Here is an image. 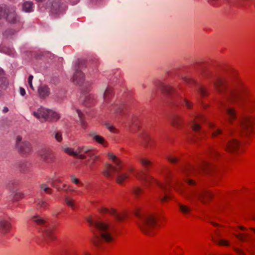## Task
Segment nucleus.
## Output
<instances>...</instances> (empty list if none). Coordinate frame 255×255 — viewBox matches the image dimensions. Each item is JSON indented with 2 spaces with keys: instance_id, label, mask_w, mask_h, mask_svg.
<instances>
[{
  "instance_id": "f257e3e1",
  "label": "nucleus",
  "mask_w": 255,
  "mask_h": 255,
  "mask_svg": "<svg viewBox=\"0 0 255 255\" xmlns=\"http://www.w3.org/2000/svg\"><path fill=\"white\" fill-rule=\"evenodd\" d=\"M200 73L203 77L212 82L217 91L223 95L229 102L237 103L240 106L250 111L255 110V98L246 97L248 90L244 86L230 87L225 79L216 75L206 68L202 69Z\"/></svg>"
},
{
  "instance_id": "f03ea898",
  "label": "nucleus",
  "mask_w": 255,
  "mask_h": 255,
  "mask_svg": "<svg viewBox=\"0 0 255 255\" xmlns=\"http://www.w3.org/2000/svg\"><path fill=\"white\" fill-rule=\"evenodd\" d=\"M138 160L142 166L143 169L136 172L135 176L136 178L144 181L145 186H152L153 185H158L161 190L158 198L161 202H165L168 199H169L170 197L168 195L169 189L167 184L159 182L146 173V172L149 170L150 166L152 164L151 162L147 159L142 158H139Z\"/></svg>"
},
{
  "instance_id": "7ed1b4c3",
  "label": "nucleus",
  "mask_w": 255,
  "mask_h": 255,
  "mask_svg": "<svg viewBox=\"0 0 255 255\" xmlns=\"http://www.w3.org/2000/svg\"><path fill=\"white\" fill-rule=\"evenodd\" d=\"M188 186L182 188L180 183H177L175 189L188 200L194 202L195 199L200 200L203 203H206L212 197V194L208 191L198 186L192 179H185Z\"/></svg>"
},
{
  "instance_id": "20e7f679",
  "label": "nucleus",
  "mask_w": 255,
  "mask_h": 255,
  "mask_svg": "<svg viewBox=\"0 0 255 255\" xmlns=\"http://www.w3.org/2000/svg\"><path fill=\"white\" fill-rule=\"evenodd\" d=\"M87 221L91 227L94 234L93 242L96 247L103 248L105 242L113 241V237L108 224L92 218H89Z\"/></svg>"
},
{
  "instance_id": "39448f33",
  "label": "nucleus",
  "mask_w": 255,
  "mask_h": 255,
  "mask_svg": "<svg viewBox=\"0 0 255 255\" xmlns=\"http://www.w3.org/2000/svg\"><path fill=\"white\" fill-rule=\"evenodd\" d=\"M135 215L137 218V224L141 231L149 236L154 234V228L156 221L155 216L136 211Z\"/></svg>"
},
{
  "instance_id": "423d86ee",
  "label": "nucleus",
  "mask_w": 255,
  "mask_h": 255,
  "mask_svg": "<svg viewBox=\"0 0 255 255\" xmlns=\"http://www.w3.org/2000/svg\"><path fill=\"white\" fill-rule=\"evenodd\" d=\"M108 157L113 160V164H107L103 171V174L107 177H111L119 173L123 168V164L122 161L113 153H108Z\"/></svg>"
},
{
  "instance_id": "0eeeda50",
  "label": "nucleus",
  "mask_w": 255,
  "mask_h": 255,
  "mask_svg": "<svg viewBox=\"0 0 255 255\" xmlns=\"http://www.w3.org/2000/svg\"><path fill=\"white\" fill-rule=\"evenodd\" d=\"M182 172L186 175L190 174H196L198 173L207 172L214 168V165L210 162L203 161L198 166H186L180 167Z\"/></svg>"
},
{
  "instance_id": "6e6552de",
  "label": "nucleus",
  "mask_w": 255,
  "mask_h": 255,
  "mask_svg": "<svg viewBox=\"0 0 255 255\" xmlns=\"http://www.w3.org/2000/svg\"><path fill=\"white\" fill-rule=\"evenodd\" d=\"M113 96V91L112 88L111 87H108L105 90L103 94L104 103L106 105V106L110 110H112V109L113 108L116 114H121L124 108L123 105L111 104V105H109Z\"/></svg>"
},
{
  "instance_id": "1a4fd4ad",
  "label": "nucleus",
  "mask_w": 255,
  "mask_h": 255,
  "mask_svg": "<svg viewBox=\"0 0 255 255\" xmlns=\"http://www.w3.org/2000/svg\"><path fill=\"white\" fill-rule=\"evenodd\" d=\"M85 61L84 60H78L75 65V72L73 76V82L75 84L83 86L84 75L81 71L85 67Z\"/></svg>"
},
{
  "instance_id": "9d476101",
  "label": "nucleus",
  "mask_w": 255,
  "mask_h": 255,
  "mask_svg": "<svg viewBox=\"0 0 255 255\" xmlns=\"http://www.w3.org/2000/svg\"><path fill=\"white\" fill-rule=\"evenodd\" d=\"M198 120L204 122L205 121V119L201 115H194L189 122V125L193 131L196 134L194 136H197V138H201L204 136L205 133L204 131L201 128L200 124L198 123Z\"/></svg>"
},
{
  "instance_id": "9b49d317",
  "label": "nucleus",
  "mask_w": 255,
  "mask_h": 255,
  "mask_svg": "<svg viewBox=\"0 0 255 255\" xmlns=\"http://www.w3.org/2000/svg\"><path fill=\"white\" fill-rule=\"evenodd\" d=\"M255 119L251 117H245L241 119L239 121L240 130L246 134H249L254 130V124Z\"/></svg>"
},
{
  "instance_id": "f8f14e48",
  "label": "nucleus",
  "mask_w": 255,
  "mask_h": 255,
  "mask_svg": "<svg viewBox=\"0 0 255 255\" xmlns=\"http://www.w3.org/2000/svg\"><path fill=\"white\" fill-rule=\"evenodd\" d=\"M16 147L19 152L23 155L30 154L32 151L31 144L28 141L22 140L20 136H17L16 137Z\"/></svg>"
},
{
  "instance_id": "ddd939ff",
  "label": "nucleus",
  "mask_w": 255,
  "mask_h": 255,
  "mask_svg": "<svg viewBox=\"0 0 255 255\" xmlns=\"http://www.w3.org/2000/svg\"><path fill=\"white\" fill-rule=\"evenodd\" d=\"M38 154L41 159L46 163H51L54 161L53 152L48 147H43L40 149L38 151Z\"/></svg>"
},
{
  "instance_id": "4468645a",
  "label": "nucleus",
  "mask_w": 255,
  "mask_h": 255,
  "mask_svg": "<svg viewBox=\"0 0 255 255\" xmlns=\"http://www.w3.org/2000/svg\"><path fill=\"white\" fill-rule=\"evenodd\" d=\"M221 109L228 116V121L230 123H232V121L237 118V113L235 109L230 106L228 103L223 102L221 103Z\"/></svg>"
},
{
  "instance_id": "2eb2a0df",
  "label": "nucleus",
  "mask_w": 255,
  "mask_h": 255,
  "mask_svg": "<svg viewBox=\"0 0 255 255\" xmlns=\"http://www.w3.org/2000/svg\"><path fill=\"white\" fill-rule=\"evenodd\" d=\"M67 8L66 5L61 0H55L52 5L51 11L54 14L62 13Z\"/></svg>"
},
{
  "instance_id": "dca6fc26",
  "label": "nucleus",
  "mask_w": 255,
  "mask_h": 255,
  "mask_svg": "<svg viewBox=\"0 0 255 255\" xmlns=\"http://www.w3.org/2000/svg\"><path fill=\"white\" fill-rule=\"evenodd\" d=\"M82 153L87 154V156L89 157V161L91 162V164L93 165L96 160L98 158V155L96 153V152L93 149L92 146H81L80 147Z\"/></svg>"
},
{
  "instance_id": "f3484780",
  "label": "nucleus",
  "mask_w": 255,
  "mask_h": 255,
  "mask_svg": "<svg viewBox=\"0 0 255 255\" xmlns=\"http://www.w3.org/2000/svg\"><path fill=\"white\" fill-rule=\"evenodd\" d=\"M48 109L41 107L35 111L33 112L32 115L41 123L46 121Z\"/></svg>"
},
{
  "instance_id": "a211bd4d",
  "label": "nucleus",
  "mask_w": 255,
  "mask_h": 255,
  "mask_svg": "<svg viewBox=\"0 0 255 255\" xmlns=\"http://www.w3.org/2000/svg\"><path fill=\"white\" fill-rule=\"evenodd\" d=\"M6 21L11 24H15L20 21V17L17 14L15 10L12 8H9L7 10Z\"/></svg>"
},
{
  "instance_id": "6ab92c4d",
  "label": "nucleus",
  "mask_w": 255,
  "mask_h": 255,
  "mask_svg": "<svg viewBox=\"0 0 255 255\" xmlns=\"http://www.w3.org/2000/svg\"><path fill=\"white\" fill-rule=\"evenodd\" d=\"M100 212L101 213H109L112 215L115 218V220L118 222L122 221L125 217V215H121L117 213V211L114 208L109 209L108 208L103 207L100 209Z\"/></svg>"
},
{
  "instance_id": "aec40b11",
  "label": "nucleus",
  "mask_w": 255,
  "mask_h": 255,
  "mask_svg": "<svg viewBox=\"0 0 255 255\" xmlns=\"http://www.w3.org/2000/svg\"><path fill=\"white\" fill-rule=\"evenodd\" d=\"M224 146L228 151L236 152L239 149L240 143L236 139H232L225 143Z\"/></svg>"
},
{
  "instance_id": "412c9836",
  "label": "nucleus",
  "mask_w": 255,
  "mask_h": 255,
  "mask_svg": "<svg viewBox=\"0 0 255 255\" xmlns=\"http://www.w3.org/2000/svg\"><path fill=\"white\" fill-rule=\"evenodd\" d=\"M88 136L92 138L97 143L103 145L104 146H107V142L103 137L98 134L97 132L94 131H91L88 133Z\"/></svg>"
},
{
  "instance_id": "4be33fe9",
  "label": "nucleus",
  "mask_w": 255,
  "mask_h": 255,
  "mask_svg": "<svg viewBox=\"0 0 255 255\" xmlns=\"http://www.w3.org/2000/svg\"><path fill=\"white\" fill-rule=\"evenodd\" d=\"M80 147H79L77 149V150L75 151H73L72 149L69 147L63 148V150L65 152L69 154L70 155L76 156L79 159H86V156L85 154L82 153V151H81L80 150Z\"/></svg>"
},
{
  "instance_id": "5701e85b",
  "label": "nucleus",
  "mask_w": 255,
  "mask_h": 255,
  "mask_svg": "<svg viewBox=\"0 0 255 255\" xmlns=\"http://www.w3.org/2000/svg\"><path fill=\"white\" fill-rule=\"evenodd\" d=\"M43 237L46 242H49L55 239L53 234V229L51 227H47L45 228L43 233Z\"/></svg>"
},
{
  "instance_id": "b1692460",
  "label": "nucleus",
  "mask_w": 255,
  "mask_h": 255,
  "mask_svg": "<svg viewBox=\"0 0 255 255\" xmlns=\"http://www.w3.org/2000/svg\"><path fill=\"white\" fill-rule=\"evenodd\" d=\"M60 118V115L55 111L48 109L46 121L56 122Z\"/></svg>"
},
{
  "instance_id": "393cba45",
  "label": "nucleus",
  "mask_w": 255,
  "mask_h": 255,
  "mask_svg": "<svg viewBox=\"0 0 255 255\" xmlns=\"http://www.w3.org/2000/svg\"><path fill=\"white\" fill-rule=\"evenodd\" d=\"M75 250L70 246L63 247L59 253V255H74Z\"/></svg>"
},
{
  "instance_id": "a878e982",
  "label": "nucleus",
  "mask_w": 255,
  "mask_h": 255,
  "mask_svg": "<svg viewBox=\"0 0 255 255\" xmlns=\"http://www.w3.org/2000/svg\"><path fill=\"white\" fill-rule=\"evenodd\" d=\"M10 228L11 226L8 222L3 219L0 220V231L1 233H7L10 230Z\"/></svg>"
},
{
  "instance_id": "bb28decb",
  "label": "nucleus",
  "mask_w": 255,
  "mask_h": 255,
  "mask_svg": "<svg viewBox=\"0 0 255 255\" xmlns=\"http://www.w3.org/2000/svg\"><path fill=\"white\" fill-rule=\"evenodd\" d=\"M38 92L39 96L41 98H45L48 97L49 95V89L46 85H41L39 87Z\"/></svg>"
},
{
  "instance_id": "cd10ccee",
  "label": "nucleus",
  "mask_w": 255,
  "mask_h": 255,
  "mask_svg": "<svg viewBox=\"0 0 255 255\" xmlns=\"http://www.w3.org/2000/svg\"><path fill=\"white\" fill-rule=\"evenodd\" d=\"M34 4L31 1H25L22 5V11L25 12H31L33 10Z\"/></svg>"
},
{
  "instance_id": "c85d7f7f",
  "label": "nucleus",
  "mask_w": 255,
  "mask_h": 255,
  "mask_svg": "<svg viewBox=\"0 0 255 255\" xmlns=\"http://www.w3.org/2000/svg\"><path fill=\"white\" fill-rule=\"evenodd\" d=\"M183 118L180 115H174L172 120L173 126L176 128H179L183 124Z\"/></svg>"
},
{
  "instance_id": "c756f323",
  "label": "nucleus",
  "mask_w": 255,
  "mask_h": 255,
  "mask_svg": "<svg viewBox=\"0 0 255 255\" xmlns=\"http://www.w3.org/2000/svg\"><path fill=\"white\" fill-rule=\"evenodd\" d=\"M84 97L83 101V104L87 107L90 106L94 102V98L91 94H86Z\"/></svg>"
},
{
  "instance_id": "7c9ffc66",
  "label": "nucleus",
  "mask_w": 255,
  "mask_h": 255,
  "mask_svg": "<svg viewBox=\"0 0 255 255\" xmlns=\"http://www.w3.org/2000/svg\"><path fill=\"white\" fill-rule=\"evenodd\" d=\"M215 235L217 237V239H214V241L215 243H216L217 244H218L219 245H223V246H228L229 245L228 242L227 241L221 239L220 238L221 235H220L219 232H218V231L216 230L215 231Z\"/></svg>"
},
{
  "instance_id": "2f4dec72",
  "label": "nucleus",
  "mask_w": 255,
  "mask_h": 255,
  "mask_svg": "<svg viewBox=\"0 0 255 255\" xmlns=\"http://www.w3.org/2000/svg\"><path fill=\"white\" fill-rule=\"evenodd\" d=\"M209 127L211 129L212 136L215 137L222 133V130L219 128H216L212 123H209Z\"/></svg>"
},
{
  "instance_id": "473e14b6",
  "label": "nucleus",
  "mask_w": 255,
  "mask_h": 255,
  "mask_svg": "<svg viewBox=\"0 0 255 255\" xmlns=\"http://www.w3.org/2000/svg\"><path fill=\"white\" fill-rule=\"evenodd\" d=\"M30 166V163L26 161H21L18 164L19 170L22 172H26L28 171Z\"/></svg>"
},
{
  "instance_id": "72a5a7b5",
  "label": "nucleus",
  "mask_w": 255,
  "mask_h": 255,
  "mask_svg": "<svg viewBox=\"0 0 255 255\" xmlns=\"http://www.w3.org/2000/svg\"><path fill=\"white\" fill-rule=\"evenodd\" d=\"M140 138L141 140V142H142V144L145 146L148 145L150 140V137L148 134L146 133H142L140 136Z\"/></svg>"
},
{
  "instance_id": "f704fd0d",
  "label": "nucleus",
  "mask_w": 255,
  "mask_h": 255,
  "mask_svg": "<svg viewBox=\"0 0 255 255\" xmlns=\"http://www.w3.org/2000/svg\"><path fill=\"white\" fill-rule=\"evenodd\" d=\"M31 220L33 222L38 225H42L45 222V221L38 215L33 216L32 217Z\"/></svg>"
},
{
  "instance_id": "c9c22d12",
  "label": "nucleus",
  "mask_w": 255,
  "mask_h": 255,
  "mask_svg": "<svg viewBox=\"0 0 255 255\" xmlns=\"http://www.w3.org/2000/svg\"><path fill=\"white\" fill-rule=\"evenodd\" d=\"M128 175L126 173H122L117 175L116 177V181L119 184H122L123 182L128 178Z\"/></svg>"
},
{
  "instance_id": "e433bc0d",
  "label": "nucleus",
  "mask_w": 255,
  "mask_h": 255,
  "mask_svg": "<svg viewBox=\"0 0 255 255\" xmlns=\"http://www.w3.org/2000/svg\"><path fill=\"white\" fill-rule=\"evenodd\" d=\"M8 85V82L6 78L3 76L0 77V88L5 89L7 88Z\"/></svg>"
},
{
  "instance_id": "4c0bfd02",
  "label": "nucleus",
  "mask_w": 255,
  "mask_h": 255,
  "mask_svg": "<svg viewBox=\"0 0 255 255\" xmlns=\"http://www.w3.org/2000/svg\"><path fill=\"white\" fill-rule=\"evenodd\" d=\"M161 89L163 91L169 94L175 92V89L169 85H162Z\"/></svg>"
},
{
  "instance_id": "58836bf2",
  "label": "nucleus",
  "mask_w": 255,
  "mask_h": 255,
  "mask_svg": "<svg viewBox=\"0 0 255 255\" xmlns=\"http://www.w3.org/2000/svg\"><path fill=\"white\" fill-rule=\"evenodd\" d=\"M37 205L40 207L46 209L48 207L47 203L41 199H37L35 201Z\"/></svg>"
},
{
  "instance_id": "ea45409f",
  "label": "nucleus",
  "mask_w": 255,
  "mask_h": 255,
  "mask_svg": "<svg viewBox=\"0 0 255 255\" xmlns=\"http://www.w3.org/2000/svg\"><path fill=\"white\" fill-rule=\"evenodd\" d=\"M76 112H77V114L78 115V117L79 118L81 126L83 128H86L87 127V124L84 121V120L83 119V114H82V113L80 110H79L78 109L76 110Z\"/></svg>"
},
{
  "instance_id": "a19ab883",
  "label": "nucleus",
  "mask_w": 255,
  "mask_h": 255,
  "mask_svg": "<svg viewBox=\"0 0 255 255\" xmlns=\"http://www.w3.org/2000/svg\"><path fill=\"white\" fill-rule=\"evenodd\" d=\"M39 188L42 191L45 192L48 194H51L52 190L48 187L45 183H42L40 184Z\"/></svg>"
},
{
  "instance_id": "79ce46f5",
  "label": "nucleus",
  "mask_w": 255,
  "mask_h": 255,
  "mask_svg": "<svg viewBox=\"0 0 255 255\" xmlns=\"http://www.w3.org/2000/svg\"><path fill=\"white\" fill-rule=\"evenodd\" d=\"M9 7H0V19L2 18H6L7 14V10Z\"/></svg>"
},
{
  "instance_id": "37998d69",
  "label": "nucleus",
  "mask_w": 255,
  "mask_h": 255,
  "mask_svg": "<svg viewBox=\"0 0 255 255\" xmlns=\"http://www.w3.org/2000/svg\"><path fill=\"white\" fill-rule=\"evenodd\" d=\"M12 196V200L13 201H17L19 200L22 199L23 197V193L17 192L15 193H14Z\"/></svg>"
},
{
  "instance_id": "c03bdc74",
  "label": "nucleus",
  "mask_w": 255,
  "mask_h": 255,
  "mask_svg": "<svg viewBox=\"0 0 255 255\" xmlns=\"http://www.w3.org/2000/svg\"><path fill=\"white\" fill-rule=\"evenodd\" d=\"M181 104L183 106H185L187 109H190L192 106V103L186 99H182Z\"/></svg>"
},
{
  "instance_id": "a18cd8bd",
  "label": "nucleus",
  "mask_w": 255,
  "mask_h": 255,
  "mask_svg": "<svg viewBox=\"0 0 255 255\" xmlns=\"http://www.w3.org/2000/svg\"><path fill=\"white\" fill-rule=\"evenodd\" d=\"M179 207L180 211L184 214H186L189 213L190 211H191V209L189 207H188L186 206L183 205L181 204H179Z\"/></svg>"
},
{
  "instance_id": "49530a36",
  "label": "nucleus",
  "mask_w": 255,
  "mask_h": 255,
  "mask_svg": "<svg viewBox=\"0 0 255 255\" xmlns=\"http://www.w3.org/2000/svg\"><path fill=\"white\" fill-rule=\"evenodd\" d=\"M210 152L211 156L213 158H218L221 156L219 152L213 147L211 148Z\"/></svg>"
},
{
  "instance_id": "de8ad7c7",
  "label": "nucleus",
  "mask_w": 255,
  "mask_h": 255,
  "mask_svg": "<svg viewBox=\"0 0 255 255\" xmlns=\"http://www.w3.org/2000/svg\"><path fill=\"white\" fill-rule=\"evenodd\" d=\"M56 140L58 142H61L62 140V135L61 132L57 131L54 134H52Z\"/></svg>"
},
{
  "instance_id": "09e8293b",
  "label": "nucleus",
  "mask_w": 255,
  "mask_h": 255,
  "mask_svg": "<svg viewBox=\"0 0 255 255\" xmlns=\"http://www.w3.org/2000/svg\"><path fill=\"white\" fill-rule=\"evenodd\" d=\"M66 204L71 208H73L74 206V201L72 199H70L69 198H65L64 200Z\"/></svg>"
},
{
  "instance_id": "8fccbe9b",
  "label": "nucleus",
  "mask_w": 255,
  "mask_h": 255,
  "mask_svg": "<svg viewBox=\"0 0 255 255\" xmlns=\"http://www.w3.org/2000/svg\"><path fill=\"white\" fill-rule=\"evenodd\" d=\"M237 238L240 240L241 241H245L248 237V234H240L236 235Z\"/></svg>"
},
{
  "instance_id": "3c124183",
  "label": "nucleus",
  "mask_w": 255,
  "mask_h": 255,
  "mask_svg": "<svg viewBox=\"0 0 255 255\" xmlns=\"http://www.w3.org/2000/svg\"><path fill=\"white\" fill-rule=\"evenodd\" d=\"M198 91L202 96H205L207 95V91L206 89L202 87L199 86Z\"/></svg>"
},
{
  "instance_id": "603ef678",
  "label": "nucleus",
  "mask_w": 255,
  "mask_h": 255,
  "mask_svg": "<svg viewBox=\"0 0 255 255\" xmlns=\"http://www.w3.org/2000/svg\"><path fill=\"white\" fill-rule=\"evenodd\" d=\"M166 158L169 162L172 163H176L179 161V159L176 157L167 156Z\"/></svg>"
},
{
  "instance_id": "864d4df0",
  "label": "nucleus",
  "mask_w": 255,
  "mask_h": 255,
  "mask_svg": "<svg viewBox=\"0 0 255 255\" xmlns=\"http://www.w3.org/2000/svg\"><path fill=\"white\" fill-rule=\"evenodd\" d=\"M142 192V189L139 187H136L133 189V193L136 196H138Z\"/></svg>"
},
{
  "instance_id": "5fc2aeb1",
  "label": "nucleus",
  "mask_w": 255,
  "mask_h": 255,
  "mask_svg": "<svg viewBox=\"0 0 255 255\" xmlns=\"http://www.w3.org/2000/svg\"><path fill=\"white\" fill-rule=\"evenodd\" d=\"M71 181L75 184L80 183V180L74 175L71 176Z\"/></svg>"
},
{
  "instance_id": "6e6d98bb",
  "label": "nucleus",
  "mask_w": 255,
  "mask_h": 255,
  "mask_svg": "<svg viewBox=\"0 0 255 255\" xmlns=\"http://www.w3.org/2000/svg\"><path fill=\"white\" fill-rule=\"evenodd\" d=\"M170 170H169V169H168L166 167H165L164 168V169L162 171H161V173L162 174H163L164 176H165V177H167L168 176V175L170 174Z\"/></svg>"
},
{
  "instance_id": "4d7b16f0",
  "label": "nucleus",
  "mask_w": 255,
  "mask_h": 255,
  "mask_svg": "<svg viewBox=\"0 0 255 255\" xmlns=\"http://www.w3.org/2000/svg\"><path fill=\"white\" fill-rule=\"evenodd\" d=\"M182 78L185 82L187 83H192L194 82L193 79L188 77H183Z\"/></svg>"
},
{
  "instance_id": "13d9d810",
  "label": "nucleus",
  "mask_w": 255,
  "mask_h": 255,
  "mask_svg": "<svg viewBox=\"0 0 255 255\" xmlns=\"http://www.w3.org/2000/svg\"><path fill=\"white\" fill-rule=\"evenodd\" d=\"M33 78V76L32 75H30L28 77V85H29V87L32 90H34V88H33V85L32 84V81Z\"/></svg>"
},
{
  "instance_id": "bf43d9fd",
  "label": "nucleus",
  "mask_w": 255,
  "mask_h": 255,
  "mask_svg": "<svg viewBox=\"0 0 255 255\" xmlns=\"http://www.w3.org/2000/svg\"><path fill=\"white\" fill-rule=\"evenodd\" d=\"M106 127L112 132H114V130H115V128L113 126H111L110 124H106Z\"/></svg>"
},
{
  "instance_id": "052dcab7",
  "label": "nucleus",
  "mask_w": 255,
  "mask_h": 255,
  "mask_svg": "<svg viewBox=\"0 0 255 255\" xmlns=\"http://www.w3.org/2000/svg\"><path fill=\"white\" fill-rule=\"evenodd\" d=\"M20 94L21 96H24L25 95V91L24 88L20 87L19 88Z\"/></svg>"
},
{
  "instance_id": "680f3d73",
  "label": "nucleus",
  "mask_w": 255,
  "mask_h": 255,
  "mask_svg": "<svg viewBox=\"0 0 255 255\" xmlns=\"http://www.w3.org/2000/svg\"><path fill=\"white\" fill-rule=\"evenodd\" d=\"M235 250L239 255H245L244 253L241 250L239 249H236Z\"/></svg>"
},
{
  "instance_id": "e2e57ef3",
  "label": "nucleus",
  "mask_w": 255,
  "mask_h": 255,
  "mask_svg": "<svg viewBox=\"0 0 255 255\" xmlns=\"http://www.w3.org/2000/svg\"><path fill=\"white\" fill-rule=\"evenodd\" d=\"M12 33H13V30L11 29H10V30L6 31L4 32V35L7 36L9 34H12Z\"/></svg>"
},
{
  "instance_id": "0e129e2a",
  "label": "nucleus",
  "mask_w": 255,
  "mask_h": 255,
  "mask_svg": "<svg viewBox=\"0 0 255 255\" xmlns=\"http://www.w3.org/2000/svg\"><path fill=\"white\" fill-rule=\"evenodd\" d=\"M8 109L7 107H4L3 108V110H2V112L3 113H6L7 112H8Z\"/></svg>"
},
{
  "instance_id": "69168bd1",
  "label": "nucleus",
  "mask_w": 255,
  "mask_h": 255,
  "mask_svg": "<svg viewBox=\"0 0 255 255\" xmlns=\"http://www.w3.org/2000/svg\"><path fill=\"white\" fill-rule=\"evenodd\" d=\"M52 182H58V183H60L61 181L60 180L57 179L56 177H54L52 179Z\"/></svg>"
},
{
  "instance_id": "338daca9",
  "label": "nucleus",
  "mask_w": 255,
  "mask_h": 255,
  "mask_svg": "<svg viewBox=\"0 0 255 255\" xmlns=\"http://www.w3.org/2000/svg\"><path fill=\"white\" fill-rule=\"evenodd\" d=\"M134 170V167L131 166L128 169V171L130 172H132Z\"/></svg>"
},
{
  "instance_id": "774afa93",
  "label": "nucleus",
  "mask_w": 255,
  "mask_h": 255,
  "mask_svg": "<svg viewBox=\"0 0 255 255\" xmlns=\"http://www.w3.org/2000/svg\"><path fill=\"white\" fill-rule=\"evenodd\" d=\"M82 255H92L88 252L84 251Z\"/></svg>"
}]
</instances>
